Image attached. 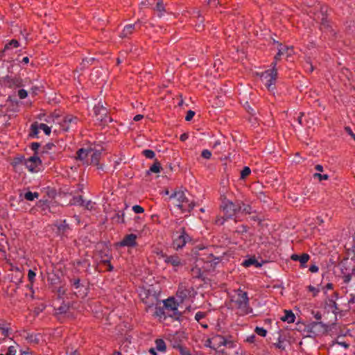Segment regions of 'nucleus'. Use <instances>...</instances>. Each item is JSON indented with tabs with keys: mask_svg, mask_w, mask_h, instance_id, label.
<instances>
[{
	"mask_svg": "<svg viewBox=\"0 0 355 355\" xmlns=\"http://www.w3.org/2000/svg\"><path fill=\"white\" fill-rule=\"evenodd\" d=\"M220 210L223 214L216 216L214 220L217 225H223L228 220L236 221L237 215L240 213L251 214L254 212L250 204L239 199L232 201L226 196L221 197Z\"/></svg>",
	"mask_w": 355,
	"mask_h": 355,
	"instance_id": "f257e3e1",
	"label": "nucleus"
},
{
	"mask_svg": "<svg viewBox=\"0 0 355 355\" xmlns=\"http://www.w3.org/2000/svg\"><path fill=\"white\" fill-rule=\"evenodd\" d=\"M176 230L173 231L172 234L173 241L172 245L175 250L182 249L187 243L193 242V239L186 230V227L182 225L184 220L175 222Z\"/></svg>",
	"mask_w": 355,
	"mask_h": 355,
	"instance_id": "f03ea898",
	"label": "nucleus"
},
{
	"mask_svg": "<svg viewBox=\"0 0 355 355\" xmlns=\"http://www.w3.org/2000/svg\"><path fill=\"white\" fill-rule=\"evenodd\" d=\"M206 346L209 347L221 354H224L225 352L223 347H226L229 349L234 348L235 347V343L234 341L227 340L221 335H215L212 338L206 340Z\"/></svg>",
	"mask_w": 355,
	"mask_h": 355,
	"instance_id": "7ed1b4c3",
	"label": "nucleus"
},
{
	"mask_svg": "<svg viewBox=\"0 0 355 355\" xmlns=\"http://www.w3.org/2000/svg\"><path fill=\"white\" fill-rule=\"evenodd\" d=\"M176 198L178 204L177 205L178 207L182 211V212H188L189 213L194 207L196 204L193 201H190L186 196L184 192L178 191H175L170 196V199Z\"/></svg>",
	"mask_w": 355,
	"mask_h": 355,
	"instance_id": "20e7f679",
	"label": "nucleus"
},
{
	"mask_svg": "<svg viewBox=\"0 0 355 355\" xmlns=\"http://www.w3.org/2000/svg\"><path fill=\"white\" fill-rule=\"evenodd\" d=\"M139 297L147 308H151L159 302V295L150 288H141L139 291Z\"/></svg>",
	"mask_w": 355,
	"mask_h": 355,
	"instance_id": "39448f33",
	"label": "nucleus"
},
{
	"mask_svg": "<svg viewBox=\"0 0 355 355\" xmlns=\"http://www.w3.org/2000/svg\"><path fill=\"white\" fill-rule=\"evenodd\" d=\"M277 75L278 72L274 69H267L261 73V78L269 91H272L275 88Z\"/></svg>",
	"mask_w": 355,
	"mask_h": 355,
	"instance_id": "423d86ee",
	"label": "nucleus"
},
{
	"mask_svg": "<svg viewBox=\"0 0 355 355\" xmlns=\"http://www.w3.org/2000/svg\"><path fill=\"white\" fill-rule=\"evenodd\" d=\"M94 112L97 121H99L103 125H107L112 121V118L107 116L108 111L101 102L94 107Z\"/></svg>",
	"mask_w": 355,
	"mask_h": 355,
	"instance_id": "0eeeda50",
	"label": "nucleus"
},
{
	"mask_svg": "<svg viewBox=\"0 0 355 355\" xmlns=\"http://www.w3.org/2000/svg\"><path fill=\"white\" fill-rule=\"evenodd\" d=\"M237 309L248 313L249 309V297L248 293L241 288L236 291V297L234 300Z\"/></svg>",
	"mask_w": 355,
	"mask_h": 355,
	"instance_id": "6e6552de",
	"label": "nucleus"
},
{
	"mask_svg": "<svg viewBox=\"0 0 355 355\" xmlns=\"http://www.w3.org/2000/svg\"><path fill=\"white\" fill-rule=\"evenodd\" d=\"M79 119L72 114H67L59 123L60 128L64 132H69L76 128Z\"/></svg>",
	"mask_w": 355,
	"mask_h": 355,
	"instance_id": "1a4fd4ad",
	"label": "nucleus"
},
{
	"mask_svg": "<svg viewBox=\"0 0 355 355\" xmlns=\"http://www.w3.org/2000/svg\"><path fill=\"white\" fill-rule=\"evenodd\" d=\"M193 292L194 290L192 287L187 286L184 284H180L176 296L180 302H183L188 297H191Z\"/></svg>",
	"mask_w": 355,
	"mask_h": 355,
	"instance_id": "9d476101",
	"label": "nucleus"
},
{
	"mask_svg": "<svg viewBox=\"0 0 355 355\" xmlns=\"http://www.w3.org/2000/svg\"><path fill=\"white\" fill-rule=\"evenodd\" d=\"M3 83L6 87L9 88L21 87L23 85V80L19 76H6L3 78Z\"/></svg>",
	"mask_w": 355,
	"mask_h": 355,
	"instance_id": "9b49d317",
	"label": "nucleus"
},
{
	"mask_svg": "<svg viewBox=\"0 0 355 355\" xmlns=\"http://www.w3.org/2000/svg\"><path fill=\"white\" fill-rule=\"evenodd\" d=\"M41 164L42 161L37 155H33L25 161V166L31 172H37Z\"/></svg>",
	"mask_w": 355,
	"mask_h": 355,
	"instance_id": "f8f14e48",
	"label": "nucleus"
},
{
	"mask_svg": "<svg viewBox=\"0 0 355 355\" xmlns=\"http://www.w3.org/2000/svg\"><path fill=\"white\" fill-rule=\"evenodd\" d=\"M322 16L320 29L326 33H329L330 35L334 36L336 35V32L333 29L331 24L328 20L327 15L322 13Z\"/></svg>",
	"mask_w": 355,
	"mask_h": 355,
	"instance_id": "ddd939ff",
	"label": "nucleus"
},
{
	"mask_svg": "<svg viewBox=\"0 0 355 355\" xmlns=\"http://www.w3.org/2000/svg\"><path fill=\"white\" fill-rule=\"evenodd\" d=\"M137 235L130 234L125 235L123 239L118 243L120 247H135L137 245Z\"/></svg>",
	"mask_w": 355,
	"mask_h": 355,
	"instance_id": "4468645a",
	"label": "nucleus"
},
{
	"mask_svg": "<svg viewBox=\"0 0 355 355\" xmlns=\"http://www.w3.org/2000/svg\"><path fill=\"white\" fill-rule=\"evenodd\" d=\"M92 153V148H80L76 153V159L82 162L83 164L89 165V159L90 153Z\"/></svg>",
	"mask_w": 355,
	"mask_h": 355,
	"instance_id": "2eb2a0df",
	"label": "nucleus"
},
{
	"mask_svg": "<svg viewBox=\"0 0 355 355\" xmlns=\"http://www.w3.org/2000/svg\"><path fill=\"white\" fill-rule=\"evenodd\" d=\"M90 159H89V165H94L98 166V168H102L99 164L100 159L101 157V151L99 150L92 149V153H90Z\"/></svg>",
	"mask_w": 355,
	"mask_h": 355,
	"instance_id": "dca6fc26",
	"label": "nucleus"
},
{
	"mask_svg": "<svg viewBox=\"0 0 355 355\" xmlns=\"http://www.w3.org/2000/svg\"><path fill=\"white\" fill-rule=\"evenodd\" d=\"M12 332L10 327V324L7 322L5 320H0V334L6 338H8Z\"/></svg>",
	"mask_w": 355,
	"mask_h": 355,
	"instance_id": "f3484780",
	"label": "nucleus"
},
{
	"mask_svg": "<svg viewBox=\"0 0 355 355\" xmlns=\"http://www.w3.org/2000/svg\"><path fill=\"white\" fill-rule=\"evenodd\" d=\"M310 256L307 253H303L301 255L293 254L291 256V259L294 261H299L300 263V268H305L306 263L309 260Z\"/></svg>",
	"mask_w": 355,
	"mask_h": 355,
	"instance_id": "a211bd4d",
	"label": "nucleus"
},
{
	"mask_svg": "<svg viewBox=\"0 0 355 355\" xmlns=\"http://www.w3.org/2000/svg\"><path fill=\"white\" fill-rule=\"evenodd\" d=\"M139 23V20H138L134 24H128L126 25L120 34V37L122 38L128 37L130 35L133 33L136 27L138 26Z\"/></svg>",
	"mask_w": 355,
	"mask_h": 355,
	"instance_id": "6ab92c4d",
	"label": "nucleus"
},
{
	"mask_svg": "<svg viewBox=\"0 0 355 355\" xmlns=\"http://www.w3.org/2000/svg\"><path fill=\"white\" fill-rule=\"evenodd\" d=\"M165 262L174 267H178L182 265L181 259L178 255L167 256L165 258Z\"/></svg>",
	"mask_w": 355,
	"mask_h": 355,
	"instance_id": "aec40b11",
	"label": "nucleus"
},
{
	"mask_svg": "<svg viewBox=\"0 0 355 355\" xmlns=\"http://www.w3.org/2000/svg\"><path fill=\"white\" fill-rule=\"evenodd\" d=\"M276 42L278 44L279 47H278V52L275 55V58L276 60H279L281 55H284V53H287L288 55L290 54V53H288V51L289 50L292 51V47L290 48L286 46H283L282 44L279 43L278 42Z\"/></svg>",
	"mask_w": 355,
	"mask_h": 355,
	"instance_id": "412c9836",
	"label": "nucleus"
},
{
	"mask_svg": "<svg viewBox=\"0 0 355 355\" xmlns=\"http://www.w3.org/2000/svg\"><path fill=\"white\" fill-rule=\"evenodd\" d=\"M154 10L157 12V16L159 17H163L164 14L166 13L165 5L162 0H159L157 2L156 6L154 8Z\"/></svg>",
	"mask_w": 355,
	"mask_h": 355,
	"instance_id": "4be33fe9",
	"label": "nucleus"
},
{
	"mask_svg": "<svg viewBox=\"0 0 355 355\" xmlns=\"http://www.w3.org/2000/svg\"><path fill=\"white\" fill-rule=\"evenodd\" d=\"M242 266L248 268L251 266H254L256 268H259L261 266V263H260L257 259L254 257H252L248 259H245L243 261Z\"/></svg>",
	"mask_w": 355,
	"mask_h": 355,
	"instance_id": "5701e85b",
	"label": "nucleus"
},
{
	"mask_svg": "<svg viewBox=\"0 0 355 355\" xmlns=\"http://www.w3.org/2000/svg\"><path fill=\"white\" fill-rule=\"evenodd\" d=\"M326 304L329 308L331 309L332 313L336 317L338 314L340 313V310L337 303L336 302V300H334L333 298H329L328 301L326 302Z\"/></svg>",
	"mask_w": 355,
	"mask_h": 355,
	"instance_id": "b1692460",
	"label": "nucleus"
},
{
	"mask_svg": "<svg viewBox=\"0 0 355 355\" xmlns=\"http://www.w3.org/2000/svg\"><path fill=\"white\" fill-rule=\"evenodd\" d=\"M295 315L291 310H285L284 315L281 317V320L288 323H293L295 322Z\"/></svg>",
	"mask_w": 355,
	"mask_h": 355,
	"instance_id": "393cba45",
	"label": "nucleus"
},
{
	"mask_svg": "<svg viewBox=\"0 0 355 355\" xmlns=\"http://www.w3.org/2000/svg\"><path fill=\"white\" fill-rule=\"evenodd\" d=\"M125 214L123 211H118L114 214V215L112 217V220L113 222L116 223H125Z\"/></svg>",
	"mask_w": 355,
	"mask_h": 355,
	"instance_id": "a878e982",
	"label": "nucleus"
},
{
	"mask_svg": "<svg viewBox=\"0 0 355 355\" xmlns=\"http://www.w3.org/2000/svg\"><path fill=\"white\" fill-rule=\"evenodd\" d=\"M202 259L207 263H210L211 267H215L221 261L220 257H214L213 254H209L207 257Z\"/></svg>",
	"mask_w": 355,
	"mask_h": 355,
	"instance_id": "bb28decb",
	"label": "nucleus"
},
{
	"mask_svg": "<svg viewBox=\"0 0 355 355\" xmlns=\"http://www.w3.org/2000/svg\"><path fill=\"white\" fill-rule=\"evenodd\" d=\"M164 308L169 309L171 311H177L178 306L173 298H168L163 302Z\"/></svg>",
	"mask_w": 355,
	"mask_h": 355,
	"instance_id": "cd10ccee",
	"label": "nucleus"
},
{
	"mask_svg": "<svg viewBox=\"0 0 355 355\" xmlns=\"http://www.w3.org/2000/svg\"><path fill=\"white\" fill-rule=\"evenodd\" d=\"M40 128L38 127V123L34 122L31 125L29 137L33 138H38Z\"/></svg>",
	"mask_w": 355,
	"mask_h": 355,
	"instance_id": "c85d7f7f",
	"label": "nucleus"
},
{
	"mask_svg": "<svg viewBox=\"0 0 355 355\" xmlns=\"http://www.w3.org/2000/svg\"><path fill=\"white\" fill-rule=\"evenodd\" d=\"M155 349L161 352H165L166 351V345L163 339L158 338L155 341Z\"/></svg>",
	"mask_w": 355,
	"mask_h": 355,
	"instance_id": "c756f323",
	"label": "nucleus"
},
{
	"mask_svg": "<svg viewBox=\"0 0 355 355\" xmlns=\"http://www.w3.org/2000/svg\"><path fill=\"white\" fill-rule=\"evenodd\" d=\"M191 274L193 278L204 279V272L197 266L192 268Z\"/></svg>",
	"mask_w": 355,
	"mask_h": 355,
	"instance_id": "7c9ffc66",
	"label": "nucleus"
},
{
	"mask_svg": "<svg viewBox=\"0 0 355 355\" xmlns=\"http://www.w3.org/2000/svg\"><path fill=\"white\" fill-rule=\"evenodd\" d=\"M161 169L162 166L160 163L157 160H155L154 164L150 167L149 170L147 171V174H150V173H159Z\"/></svg>",
	"mask_w": 355,
	"mask_h": 355,
	"instance_id": "2f4dec72",
	"label": "nucleus"
},
{
	"mask_svg": "<svg viewBox=\"0 0 355 355\" xmlns=\"http://www.w3.org/2000/svg\"><path fill=\"white\" fill-rule=\"evenodd\" d=\"M155 313H154V315L156 316V317H158L159 318H166V315H165V308L164 306H157V305H155Z\"/></svg>",
	"mask_w": 355,
	"mask_h": 355,
	"instance_id": "473e14b6",
	"label": "nucleus"
},
{
	"mask_svg": "<svg viewBox=\"0 0 355 355\" xmlns=\"http://www.w3.org/2000/svg\"><path fill=\"white\" fill-rule=\"evenodd\" d=\"M279 336L277 338V342L275 343H273V345L281 350L285 349V346L284 345L285 339L282 337V334H280V331L278 332Z\"/></svg>",
	"mask_w": 355,
	"mask_h": 355,
	"instance_id": "72a5a7b5",
	"label": "nucleus"
},
{
	"mask_svg": "<svg viewBox=\"0 0 355 355\" xmlns=\"http://www.w3.org/2000/svg\"><path fill=\"white\" fill-rule=\"evenodd\" d=\"M19 46V42L17 40H11L9 42H8L3 49V51H6L8 49H12V48H17Z\"/></svg>",
	"mask_w": 355,
	"mask_h": 355,
	"instance_id": "f704fd0d",
	"label": "nucleus"
},
{
	"mask_svg": "<svg viewBox=\"0 0 355 355\" xmlns=\"http://www.w3.org/2000/svg\"><path fill=\"white\" fill-rule=\"evenodd\" d=\"M39 193L37 192H31V191H27L24 194V198L28 201H33L35 198H38Z\"/></svg>",
	"mask_w": 355,
	"mask_h": 355,
	"instance_id": "c9c22d12",
	"label": "nucleus"
},
{
	"mask_svg": "<svg viewBox=\"0 0 355 355\" xmlns=\"http://www.w3.org/2000/svg\"><path fill=\"white\" fill-rule=\"evenodd\" d=\"M69 283L71 286L73 287V288L76 290L83 286L82 284H80V280L78 277L71 278L69 279Z\"/></svg>",
	"mask_w": 355,
	"mask_h": 355,
	"instance_id": "e433bc0d",
	"label": "nucleus"
},
{
	"mask_svg": "<svg viewBox=\"0 0 355 355\" xmlns=\"http://www.w3.org/2000/svg\"><path fill=\"white\" fill-rule=\"evenodd\" d=\"M25 161H26V159H25L24 156H23V155L17 156L13 158L12 162V165L13 166H17V165H19L21 164H25Z\"/></svg>",
	"mask_w": 355,
	"mask_h": 355,
	"instance_id": "4c0bfd02",
	"label": "nucleus"
},
{
	"mask_svg": "<svg viewBox=\"0 0 355 355\" xmlns=\"http://www.w3.org/2000/svg\"><path fill=\"white\" fill-rule=\"evenodd\" d=\"M71 205L85 206V200L82 196H75L72 199Z\"/></svg>",
	"mask_w": 355,
	"mask_h": 355,
	"instance_id": "58836bf2",
	"label": "nucleus"
},
{
	"mask_svg": "<svg viewBox=\"0 0 355 355\" xmlns=\"http://www.w3.org/2000/svg\"><path fill=\"white\" fill-rule=\"evenodd\" d=\"M112 259V256L110 254L103 252H101V262L103 264H107L110 262Z\"/></svg>",
	"mask_w": 355,
	"mask_h": 355,
	"instance_id": "ea45409f",
	"label": "nucleus"
},
{
	"mask_svg": "<svg viewBox=\"0 0 355 355\" xmlns=\"http://www.w3.org/2000/svg\"><path fill=\"white\" fill-rule=\"evenodd\" d=\"M251 173V169L248 166H244L241 171L240 178L245 180Z\"/></svg>",
	"mask_w": 355,
	"mask_h": 355,
	"instance_id": "a19ab883",
	"label": "nucleus"
},
{
	"mask_svg": "<svg viewBox=\"0 0 355 355\" xmlns=\"http://www.w3.org/2000/svg\"><path fill=\"white\" fill-rule=\"evenodd\" d=\"M38 127L40 130H42L46 135H50L51 129L45 123H38Z\"/></svg>",
	"mask_w": 355,
	"mask_h": 355,
	"instance_id": "79ce46f5",
	"label": "nucleus"
},
{
	"mask_svg": "<svg viewBox=\"0 0 355 355\" xmlns=\"http://www.w3.org/2000/svg\"><path fill=\"white\" fill-rule=\"evenodd\" d=\"M142 155L148 159H153L155 156V152L150 149L144 150L142 151Z\"/></svg>",
	"mask_w": 355,
	"mask_h": 355,
	"instance_id": "37998d69",
	"label": "nucleus"
},
{
	"mask_svg": "<svg viewBox=\"0 0 355 355\" xmlns=\"http://www.w3.org/2000/svg\"><path fill=\"white\" fill-rule=\"evenodd\" d=\"M254 332L262 337H266L267 334V330L263 327H257L254 329Z\"/></svg>",
	"mask_w": 355,
	"mask_h": 355,
	"instance_id": "c03bdc74",
	"label": "nucleus"
},
{
	"mask_svg": "<svg viewBox=\"0 0 355 355\" xmlns=\"http://www.w3.org/2000/svg\"><path fill=\"white\" fill-rule=\"evenodd\" d=\"M17 350L15 347L14 346H10L8 348L7 353L6 354H0V355H16Z\"/></svg>",
	"mask_w": 355,
	"mask_h": 355,
	"instance_id": "a18cd8bd",
	"label": "nucleus"
},
{
	"mask_svg": "<svg viewBox=\"0 0 355 355\" xmlns=\"http://www.w3.org/2000/svg\"><path fill=\"white\" fill-rule=\"evenodd\" d=\"M201 156L206 159H209L211 157V153L209 150L205 149L202 151Z\"/></svg>",
	"mask_w": 355,
	"mask_h": 355,
	"instance_id": "49530a36",
	"label": "nucleus"
},
{
	"mask_svg": "<svg viewBox=\"0 0 355 355\" xmlns=\"http://www.w3.org/2000/svg\"><path fill=\"white\" fill-rule=\"evenodd\" d=\"M206 316V313L202 311H198L196 313L195 320L198 322H200L202 319L205 318Z\"/></svg>",
	"mask_w": 355,
	"mask_h": 355,
	"instance_id": "de8ad7c7",
	"label": "nucleus"
},
{
	"mask_svg": "<svg viewBox=\"0 0 355 355\" xmlns=\"http://www.w3.org/2000/svg\"><path fill=\"white\" fill-rule=\"evenodd\" d=\"M28 92L24 89H21L18 91V96L20 99H24L27 97Z\"/></svg>",
	"mask_w": 355,
	"mask_h": 355,
	"instance_id": "09e8293b",
	"label": "nucleus"
},
{
	"mask_svg": "<svg viewBox=\"0 0 355 355\" xmlns=\"http://www.w3.org/2000/svg\"><path fill=\"white\" fill-rule=\"evenodd\" d=\"M132 210L136 214H141L144 212V209L141 206L137 205L132 207Z\"/></svg>",
	"mask_w": 355,
	"mask_h": 355,
	"instance_id": "8fccbe9b",
	"label": "nucleus"
},
{
	"mask_svg": "<svg viewBox=\"0 0 355 355\" xmlns=\"http://www.w3.org/2000/svg\"><path fill=\"white\" fill-rule=\"evenodd\" d=\"M248 230V227L245 225H241V226H239L238 227V229L236 230V232L239 233V234H243V233H246Z\"/></svg>",
	"mask_w": 355,
	"mask_h": 355,
	"instance_id": "3c124183",
	"label": "nucleus"
},
{
	"mask_svg": "<svg viewBox=\"0 0 355 355\" xmlns=\"http://www.w3.org/2000/svg\"><path fill=\"white\" fill-rule=\"evenodd\" d=\"M194 115H195V112L194 111H192L191 110L187 111V115L185 116V120L187 121H191L193 119V117L194 116Z\"/></svg>",
	"mask_w": 355,
	"mask_h": 355,
	"instance_id": "603ef678",
	"label": "nucleus"
},
{
	"mask_svg": "<svg viewBox=\"0 0 355 355\" xmlns=\"http://www.w3.org/2000/svg\"><path fill=\"white\" fill-rule=\"evenodd\" d=\"M257 197L258 199H259L261 201L266 202V195L263 191H260L257 193Z\"/></svg>",
	"mask_w": 355,
	"mask_h": 355,
	"instance_id": "864d4df0",
	"label": "nucleus"
},
{
	"mask_svg": "<svg viewBox=\"0 0 355 355\" xmlns=\"http://www.w3.org/2000/svg\"><path fill=\"white\" fill-rule=\"evenodd\" d=\"M40 147V144L38 142H33L31 144V148L32 150H33L35 153V154H37V150L39 149Z\"/></svg>",
	"mask_w": 355,
	"mask_h": 355,
	"instance_id": "5fc2aeb1",
	"label": "nucleus"
},
{
	"mask_svg": "<svg viewBox=\"0 0 355 355\" xmlns=\"http://www.w3.org/2000/svg\"><path fill=\"white\" fill-rule=\"evenodd\" d=\"M36 276V274L35 272L32 270H28V280L31 282H33L35 277Z\"/></svg>",
	"mask_w": 355,
	"mask_h": 355,
	"instance_id": "6e6d98bb",
	"label": "nucleus"
},
{
	"mask_svg": "<svg viewBox=\"0 0 355 355\" xmlns=\"http://www.w3.org/2000/svg\"><path fill=\"white\" fill-rule=\"evenodd\" d=\"M314 176L315 177H318L320 180H327L329 178V175H327V174L322 175L320 173H315Z\"/></svg>",
	"mask_w": 355,
	"mask_h": 355,
	"instance_id": "4d7b16f0",
	"label": "nucleus"
},
{
	"mask_svg": "<svg viewBox=\"0 0 355 355\" xmlns=\"http://www.w3.org/2000/svg\"><path fill=\"white\" fill-rule=\"evenodd\" d=\"M309 270L313 273H315L318 272L319 268L318 266L313 264L309 267Z\"/></svg>",
	"mask_w": 355,
	"mask_h": 355,
	"instance_id": "13d9d810",
	"label": "nucleus"
},
{
	"mask_svg": "<svg viewBox=\"0 0 355 355\" xmlns=\"http://www.w3.org/2000/svg\"><path fill=\"white\" fill-rule=\"evenodd\" d=\"M256 336L255 335L252 334L247 337L246 341L249 343H253L255 341Z\"/></svg>",
	"mask_w": 355,
	"mask_h": 355,
	"instance_id": "bf43d9fd",
	"label": "nucleus"
},
{
	"mask_svg": "<svg viewBox=\"0 0 355 355\" xmlns=\"http://www.w3.org/2000/svg\"><path fill=\"white\" fill-rule=\"evenodd\" d=\"M279 60H275V58H274V60L271 62V69H274L275 71H277V62Z\"/></svg>",
	"mask_w": 355,
	"mask_h": 355,
	"instance_id": "052dcab7",
	"label": "nucleus"
},
{
	"mask_svg": "<svg viewBox=\"0 0 355 355\" xmlns=\"http://www.w3.org/2000/svg\"><path fill=\"white\" fill-rule=\"evenodd\" d=\"M309 290L310 291H313L314 293H313V295L315 296L318 293H319V290L318 289H316L315 287H313V286H309Z\"/></svg>",
	"mask_w": 355,
	"mask_h": 355,
	"instance_id": "680f3d73",
	"label": "nucleus"
},
{
	"mask_svg": "<svg viewBox=\"0 0 355 355\" xmlns=\"http://www.w3.org/2000/svg\"><path fill=\"white\" fill-rule=\"evenodd\" d=\"M188 137H189V135L187 133H183L180 135V139L182 141H184L188 139Z\"/></svg>",
	"mask_w": 355,
	"mask_h": 355,
	"instance_id": "e2e57ef3",
	"label": "nucleus"
},
{
	"mask_svg": "<svg viewBox=\"0 0 355 355\" xmlns=\"http://www.w3.org/2000/svg\"><path fill=\"white\" fill-rule=\"evenodd\" d=\"M345 130H347V132L352 136V137L354 139L355 141V134L352 131V130L350 129V128L349 127H347L345 128Z\"/></svg>",
	"mask_w": 355,
	"mask_h": 355,
	"instance_id": "0e129e2a",
	"label": "nucleus"
},
{
	"mask_svg": "<svg viewBox=\"0 0 355 355\" xmlns=\"http://www.w3.org/2000/svg\"><path fill=\"white\" fill-rule=\"evenodd\" d=\"M144 118V116L141 115V114H137L136 116H135L133 120L135 121H140L141 119H142Z\"/></svg>",
	"mask_w": 355,
	"mask_h": 355,
	"instance_id": "69168bd1",
	"label": "nucleus"
},
{
	"mask_svg": "<svg viewBox=\"0 0 355 355\" xmlns=\"http://www.w3.org/2000/svg\"><path fill=\"white\" fill-rule=\"evenodd\" d=\"M351 278H352V277L350 275H345L344 276V282L346 284L349 282V281L351 280Z\"/></svg>",
	"mask_w": 355,
	"mask_h": 355,
	"instance_id": "338daca9",
	"label": "nucleus"
},
{
	"mask_svg": "<svg viewBox=\"0 0 355 355\" xmlns=\"http://www.w3.org/2000/svg\"><path fill=\"white\" fill-rule=\"evenodd\" d=\"M156 349L155 348H153V347H151L150 349H149V353L152 355H157V352H156Z\"/></svg>",
	"mask_w": 355,
	"mask_h": 355,
	"instance_id": "774afa93",
	"label": "nucleus"
}]
</instances>
